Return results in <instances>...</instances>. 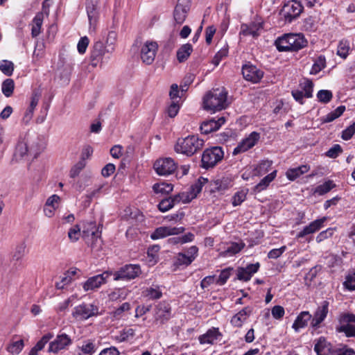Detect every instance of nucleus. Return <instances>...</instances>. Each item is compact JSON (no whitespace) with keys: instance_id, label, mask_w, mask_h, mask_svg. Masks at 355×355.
<instances>
[{"instance_id":"3c124183","label":"nucleus","mask_w":355,"mask_h":355,"mask_svg":"<svg viewBox=\"0 0 355 355\" xmlns=\"http://www.w3.org/2000/svg\"><path fill=\"white\" fill-rule=\"evenodd\" d=\"M248 190H241L237 191L232 197V204L234 207L240 205L246 199Z\"/></svg>"},{"instance_id":"473e14b6","label":"nucleus","mask_w":355,"mask_h":355,"mask_svg":"<svg viewBox=\"0 0 355 355\" xmlns=\"http://www.w3.org/2000/svg\"><path fill=\"white\" fill-rule=\"evenodd\" d=\"M277 175V171H273L266 176H265L261 181L256 184L253 191L254 193H260L261 191L265 190L270 184V182L275 178Z\"/></svg>"},{"instance_id":"bf43d9fd","label":"nucleus","mask_w":355,"mask_h":355,"mask_svg":"<svg viewBox=\"0 0 355 355\" xmlns=\"http://www.w3.org/2000/svg\"><path fill=\"white\" fill-rule=\"evenodd\" d=\"M80 235V227L76 225L71 227L68 232V236L71 241L76 242L79 239Z\"/></svg>"},{"instance_id":"6e6d98bb","label":"nucleus","mask_w":355,"mask_h":355,"mask_svg":"<svg viewBox=\"0 0 355 355\" xmlns=\"http://www.w3.org/2000/svg\"><path fill=\"white\" fill-rule=\"evenodd\" d=\"M86 162L84 160H79L70 170L69 175L71 178H74L77 177L81 171L85 167Z\"/></svg>"},{"instance_id":"9b49d317","label":"nucleus","mask_w":355,"mask_h":355,"mask_svg":"<svg viewBox=\"0 0 355 355\" xmlns=\"http://www.w3.org/2000/svg\"><path fill=\"white\" fill-rule=\"evenodd\" d=\"M260 135L257 132H251L248 137L243 139L239 143L237 146L233 150V155H236L239 153H244L252 148L259 140Z\"/></svg>"},{"instance_id":"5fc2aeb1","label":"nucleus","mask_w":355,"mask_h":355,"mask_svg":"<svg viewBox=\"0 0 355 355\" xmlns=\"http://www.w3.org/2000/svg\"><path fill=\"white\" fill-rule=\"evenodd\" d=\"M131 309V305L129 302H124L114 311L112 315L114 318L119 319L123 316V313L125 311H129Z\"/></svg>"},{"instance_id":"8fccbe9b","label":"nucleus","mask_w":355,"mask_h":355,"mask_svg":"<svg viewBox=\"0 0 355 355\" xmlns=\"http://www.w3.org/2000/svg\"><path fill=\"white\" fill-rule=\"evenodd\" d=\"M349 50V44L347 40H341L340 41L338 49H337V55H339L342 58H346L348 55Z\"/></svg>"},{"instance_id":"79ce46f5","label":"nucleus","mask_w":355,"mask_h":355,"mask_svg":"<svg viewBox=\"0 0 355 355\" xmlns=\"http://www.w3.org/2000/svg\"><path fill=\"white\" fill-rule=\"evenodd\" d=\"M335 187L336 184L334 183L332 180H328L324 182L323 184L316 187L314 189L313 193H317L319 196H322L330 191Z\"/></svg>"},{"instance_id":"4c0bfd02","label":"nucleus","mask_w":355,"mask_h":355,"mask_svg":"<svg viewBox=\"0 0 355 355\" xmlns=\"http://www.w3.org/2000/svg\"><path fill=\"white\" fill-rule=\"evenodd\" d=\"M173 186L171 183L165 182H157L153 187V189L155 193L162 195H167L173 191Z\"/></svg>"},{"instance_id":"f8f14e48","label":"nucleus","mask_w":355,"mask_h":355,"mask_svg":"<svg viewBox=\"0 0 355 355\" xmlns=\"http://www.w3.org/2000/svg\"><path fill=\"white\" fill-rule=\"evenodd\" d=\"M158 45L155 42H146L141 49V59L146 64H150L155 60Z\"/></svg>"},{"instance_id":"f257e3e1","label":"nucleus","mask_w":355,"mask_h":355,"mask_svg":"<svg viewBox=\"0 0 355 355\" xmlns=\"http://www.w3.org/2000/svg\"><path fill=\"white\" fill-rule=\"evenodd\" d=\"M227 92L224 87L213 89L203 98V107L213 112L220 111L227 107Z\"/></svg>"},{"instance_id":"c9c22d12","label":"nucleus","mask_w":355,"mask_h":355,"mask_svg":"<svg viewBox=\"0 0 355 355\" xmlns=\"http://www.w3.org/2000/svg\"><path fill=\"white\" fill-rule=\"evenodd\" d=\"M213 189L218 191H224L232 187V181L229 178L223 177L214 181Z\"/></svg>"},{"instance_id":"ddd939ff","label":"nucleus","mask_w":355,"mask_h":355,"mask_svg":"<svg viewBox=\"0 0 355 355\" xmlns=\"http://www.w3.org/2000/svg\"><path fill=\"white\" fill-rule=\"evenodd\" d=\"M242 74L246 80L257 83L262 78L263 72L255 65L248 62L243 66Z\"/></svg>"},{"instance_id":"5701e85b","label":"nucleus","mask_w":355,"mask_h":355,"mask_svg":"<svg viewBox=\"0 0 355 355\" xmlns=\"http://www.w3.org/2000/svg\"><path fill=\"white\" fill-rule=\"evenodd\" d=\"M326 220L327 218L322 217L312 221L309 225L305 226L302 230L297 233V237L303 238L308 234L316 232L322 227L323 224Z\"/></svg>"},{"instance_id":"7c9ffc66","label":"nucleus","mask_w":355,"mask_h":355,"mask_svg":"<svg viewBox=\"0 0 355 355\" xmlns=\"http://www.w3.org/2000/svg\"><path fill=\"white\" fill-rule=\"evenodd\" d=\"M82 234L84 239L89 236H92L93 239H97L100 237L101 232L96 227V222L90 221L84 224Z\"/></svg>"},{"instance_id":"72a5a7b5","label":"nucleus","mask_w":355,"mask_h":355,"mask_svg":"<svg viewBox=\"0 0 355 355\" xmlns=\"http://www.w3.org/2000/svg\"><path fill=\"white\" fill-rule=\"evenodd\" d=\"M193 51V46L191 44L187 43L182 45L177 51L176 56L179 62H185Z\"/></svg>"},{"instance_id":"13d9d810","label":"nucleus","mask_w":355,"mask_h":355,"mask_svg":"<svg viewBox=\"0 0 355 355\" xmlns=\"http://www.w3.org/2000/svg\"><path fill=\"white\" fill-rule=\"evenodd\" d=\"M174 207V203L173 202V200L168 198L163 199L159 204H158V209L162 212H166L173 208Z\"/></svg>"},{"instance_id":"412c9836","label":"nucleus","mask_w":355,"mask_h":355,"mask_svg":"<svg viewBox=\"0 0 355 355\" xmlns=\"http://www.w3.org/2000/svg\"><path fill=\"white\" fill-rule=\"evenodd\" d=\"M106 47L102 41L96 42L91 51V64L96 67L102 60L103 56L106 53Z\"/></svg>"},{"instance_id":"c85d7f7f","label":"nucleus","mask_w":355,"mask_h":355,"mask_svg":"<svg viewBox=\"0 0 355 355\" xmlns=\"http://www.w3.org/2000/svg\"><path fill=\"white\" fill-rule=\"evenodd\" d=\"M312 315L307 311H302L295 320L292 328L295 332H298L300 329L307 326L308 322L311 320Z\"/></svg>"},{"instance_id":"4be33fe9","label":"nucleus","mask_w":355,"mask_h":355,"mask_svg":"<svg viewBox=\"0 0 355 355\" xmlns=\"http://www.w3.org/2000/svg\"><path fill=\"white\" fill-rule=\"evenodd\" d=\"M263 28L261 21H252L249 24H243L241 26L240 34L244 36H252L256 37L259 36V31Z\"/></svg>"},{"instance_id":"1a4fd4ad","label":"nucleus","mask_w":355,"mask_h":355,"mask_svg":"<svg viewBox=\"0 0 355 355\" xmlns=\"http://www.w3.org/2000/svg\"><path fill=\"white\" fill-rule=\"evenodd\" d=\"M112 275V271H105L101 274L94 275L84 282L83 288L85 291H94L106 284L107 279Z\"/></svg>"},{"instance_id":"a878e982","label":"nucleus","mask_w":355,"mask_h":355,"mask_svg":"<svg viewBox=\"0 0 355 355\" xmlns=\"http://www.w3.org/2000/svg\"><path fill=\"white\" fill-rule=\"evenodd\" d=\"M253 309L251 306H245L241 309L239 312L236 313L230 320V323L235 327H241L243 323L247 320V319L252 314Z\"/></svg>"},{"instance_id":"9d476101","label":"nucleus","mask_w":355,"mask_h":355,"mask_svg":"<svg viewBox=\"0 0 355 355\" xmlns=\"http://www.w3.org/2000/svg\"><path fill=\"white\" fill-rule=\"evenodd\" d=\"M185 230L183 227L161 226L156 228L150 234V239L157 240L168 236L178 235Z\"/></svg>"},{"instance_id":"603ef678","label":"nucleus","mask_w":355,"mask_h":355,"mask_svg":"<svg viewBox=\"0 0 355 355\" xmlns=\"http://www.w3.org/2000/svg\"><path fill=\"white\" fill-rule=\"evenodd\" d=\"M300 86L302 89V91L304 94V97L311 98L313 96V83L311 80L306 79L300 83Z\"/></svg>"},{"instance_id":"a211bd4d","label":"nucleus","mask_w":355,"mask_h":355,"mask_svg":"<svg viewBox=\"0 0 355 355\" xmlns=\"http://www.w3.org/2000/svg\"><path fill=\"white\" fill-rule=\"evenodd\" d=\"M171 316V308L166 302H159L155 307V320L161 324L165 323Z\"/></svg>"},{"instance_id":"2eb2a0df","label":"nucleus","mask_w":355,"mask_h":355,"mask_svg":"<svg viewBox=\"0 0 355 355\" xmlns=\"http://www.w3.org/2000/svg\"><path fill=\"white\" fill-rule=\"evenodd\" d=\"M329 312V302L323 301L314 312L311 320V326L314 329L319 327L320 324L324 320Z\"/></svg>"},{"instance_id":"338daca9","label":"nucleus","mask_w":355,"mask_h":355,"mask_svg":"<svg viewBox=\"0 0 355 355\" xmlns=\"http://www.w3.org/2000/svg\"><path fill=\"white\" fill-rule=\"evenodd\" d=\"M286 245L282 246L279 248L272 249L268 253V257L269 259H277L286 251Z\"/></svg>"},{"instance_id":"dca6fc26","label":"nucleus","mask_w":355,"mask_h":355,"mask_svg":"<svg viewBox=\"0 0 355 355\" xmlns=\"http://www.w3.org/2000/svg\"><path fill=\"white\" fill-rule=\"evenodd\" d=\"M198 248L196 245H192L183 252L178 253L177 256L176 263L178 266H189L196 259L198 255Z\"/></svg>"},{"instance_id":"864d4df0","label":"nucleus","mask_w":355,"mask_h":355,"mask_svg":"<svg viewBox=\"0 0 355 355\" xmlns=\"http://www.w3.org/2000/svg\"><path fill=\"white\" fill-rule=\"evenodd\" d=\"M333 94L330 90L321 89L317 94L318 101L323 103H327L331 101Z\"/></svg>"},{"instance_id":"a19ab883","label":"nucleus","mask_w":355,"mask_h":355,"mask_svg":"<svg viewBox=\"0 0 355 355\" xmlns=\"http://www.w3.org/2000/svg\"><path fill=\"white\" fill-rule=\"evenodd\" d=\"M345 110V106L340 105L334 111L331 112L322 119L323 123H329L334 121L343 114Z\"/></svg>"},{"instance_id":"39448f33","label":"nucleus","mask_w":355,"mask_h":355,"mask_svg":"<svg viewBox=\"0 0 355 355\" xmlns=\"http://www.w3.org/2000/svg\"><path fill=\"white\" fill-rule=\"evenodd\" d=\"M304 10V6L301 1L290 0L284 3L280 14L284 17L286 23H291L297 19Z\"/></svg>"},{"instance_id":"f3484780","label":"nucleus","mask_w":355,"mask_h":355,"mask_svg":"<svg viewBox=\"0 0 355 355\" xmlns=\"http://www.w3.org/2000/svg\"><path fill=\"white\" fill-rule=\"evenodd\" d=\"M189 8V0L178 1L173 12L174 19L177 24H182L185 21Z\"/></svg>"},{"instance_id":"0eeeda50","label":"nucleus","mask_w":355,"mask_h":355,"mask_svg":"<svg viewBox=\"0 0 355 355\" xmlns=\"http://www.w3.org/2000/svg\"><path fill=\"white\" fill-rule=\"evenodd\" d=\"M340 325L336 327V331L344 333L347 337H355V315L345 313L341 315L339 318Z\"/></svg>"},{"instance_id":"49530a36","label":"nucleus","mask_w":355,"mask_h":355,"mask_svg":"<svg viewBox=\"0 0 355 355\" xmlns=\"http://www.w3.org/2000/svg\"><path fill=\"white\" fill-rule=\"evenodd\" d=\"M326 67V58L324 55H320L312 65L310 73L317 74Z\"/></svg>"},{"instance_id":"37998d69","label":"nucleus","mask_w":355,"mask_h":355,"mask_svg":"<svg viewBox=\"0 0 355 355\" xmlns=\"http://www.w3.org/2000/svg\"><path fill=\"white\" fill-rule=\"evenodd\" d=\"M117 34L115 31H110L105 42V47L107 53H112L115 49Z\"/></svg>"},{"instance_id":"a18cd8bd","label":"nucleus","mask_w":355,"mask_h":355,"mask_svg":"<svg viewBox=\"0 0 355 355\" xmlns=\"http://www.w3.org/2000/svg\"><path fill=\"white\" fill-rule=\"evenodd\" d=\"M272 164V161L270 160H262L254 168V174L256 175H263L271 168Z\"/></svg>"},{"instance_id":"20e7f679","label":"nucleus","mask_w":355,"mask_h":355,"mask_svg":"<svg viewBox=\"0 0 355 355\" xmlns=\"http://www.w3.org/2000/svg\"><path fill=\"white\" fill-rule=\"evenodd\" d=\"M224 157L222 147L214 146L207 148L202 155L201 166L205 169L214 167Z\"/></svg>"},{"instance_id":"2f4dec72","label":"nucleus","mask_w":355,"mask_h":355,"mask_svg":"<svg viewBox=\"0 0 355 355\" xmlns=\"http://www.w3.org/2000/svg\"><path fill=\"white\" fill-rule=\"evenodd\" d=\"M310 169L308 165H301L296 168H288L286 172V178L291 180L294 181L302 175L307 173Z\"/></svg>"},{"instance_id":"cd10ccee","label":"nucleus","mask_w":355,"mask_h":355,"mask_svg":"<svg viewBox=\"0 0 355 355\" xmlns=\"http://www.w3.org/2000/svg\"><path fill=\"white\" fill-rule=\"evenodd\" d=\"M245 245V243L242 241L238 243H230L227 244L224 250H222L219 252V256L221 257H232L241 252L244 248Z\"/></svg>"},{"instance_id":"052dcab7","label":"nucleus","mask_w":355,"mask_h":355,"mask_svg":"<svg viewBox=\"0 0 355 355\" xmlns=\"http://www.w3.org/2000/svg\"><path fill=\"white\" fill-rule=\"evenodd\" d=\"M231 270L232 268H230L223 270L216 280V284L220 286L224 285L230 278Z\"/></svg>"},{"instance_id":"de8ad7c7","label":"nucleus","mask_w":355,"mask_h":355,"mask_svg":"<svg viewBox=\"0 0 355 355\" xmlns=\"http://www.w3.org/2000/svg\"><path fill=\"white\" fill-rule=\"evenodd\" d=\"M15 65L12 62L3 60L0 62V71L6 76H10L13 73Z\"/></svg>"},{"instance_id":"58836bf2","label":"nucleus","mask_w":355,"mask_h":355,"mask_svg":"<svg viewBox=\"0 0 355 355\" xmlns=\"http://www.w3.org/2000/svg\"><path fill=\"white\" fill-rule=\"evenodd\" d=\"M144 295L150 300H157L162 297V292L158 286L146 288L143 291Z\"/></svg>"},{"instance_id":"aec40b11","label":"nucleus","mask_w":355,"mask_h":355,"mask_svg":"<svg viewBox=\"0 0 355 355\" xmlns=\"http://www.w3.org/2000/svg\"><path fill=\"white\" fill-rule=\"evenodd\" d=\"M71 338L66 334H61L56 336L55 339L51 342L49 347V352L58 353L59 351L65 349L71 344Z\"/></svg>"},{"instance_id":"393cba45","label":"nucleus","mask_w":355,"mask_h":355,"mask_svg":"<svg viewBox=\"0 0 355 355\" xmlns=\"http://www.w3.org/2000/svg\"><path fill=\"white\" fill-rule=\"evenodd\" d=\"M222 337V334L219 329L212 327L207 331V332L198 337L199 343L201 345L209 344L214 345V342Z\"/></svg>"},{"instance_id":"423d86ee","label":"nucleus","mask_w":355,"mask_h":355,"mask_svg":"<svg viewBox=\"0 0 355 355\" xmlns=\"http://www.w3.org/2000/svg\"><path fill=\"white\" fill-rule=\"evenodd\" d=\"M141 273L139 264H125L117 271L112 273L114 281L131 280L137 277Z\"/></svg>"},{"instance_id":"6e6552de","label":"nucleus","mask_w":355,"mask_h":355,"mask_svg":"<svg viewBox=\"0 0 355 355\" xmlns=\"http://www.w3.org/2000/svg\"><path fill=\"white\" fill-rule=\"evenodd\" d=\"M153 168L159 175L167 176L175 171L177 164L172 158L164 157L156 160Z\"/></svg>"},{"instance_id":"c03bdc74","label":"nucleus","mask_w":355,"mask_h":355,"mask_svg":"<svg viewBox=\"0 0 355 355\" xmlns=\"http://www.w3.org/2000/svg\"><path fill=\"white\" fill-rule=\"evenodd\" d=\"M15 89L14 80L11 78L6 79L1 85V91L3 95L6 97H10L12 95Z\"/></svg>"},{"instance_id":"0e129e2a","label":"nucleus","mask_w":355,"mask_h":355,"mask_svg":"<svg viewBox=\"0 0 355 355\" xmlns=\"http://www.w3.org/2000/svg\"><path fill=\"white\" fill-rule=\"evenodd\" d=\"M89 42V41L87 36L80 38L77 45L78 51L80 54H84L85 53Z\"/></svg>"},{"instance_id":"4d7b16f0","label":"nucleus","mask_w":355,"mask_h":355,"mask_svg":"<svg viewBox=\"0 0 355 355\" xmlns=\"http://www.w3.org/2000/svg\"><path fill=\"white\" fill-rule=\"evenodd\" d=\"M80 349L83 354L89 355L94 354L96 350L95 344L89 340H86Z\"/></svg>"},{"instance_id":"774afa93","label":"nucleus","mask_w":355,"mask_h":355,"mask_svg":"<svg viewBox=\"0 0 355 355\" xmlns=\"http://www.w3.org/2000/svg\"><path fill=\"white\" fill-rule=\"evenodd\" d=\"M237 279L243 281L248 282L252 277L244 268H239L236 273Z\"/></svg>"},{"instance_id":"e2e57ef3","label":"nucleus","mask_w":355,"mask_h":355,"mask_svg":"<svg viewBox=\"0 0 355 355\" xmlns=\"http://www.w3.org/2000/svg\"><path fill=\"white\" fill-rule=\"evenodd\" d=\"M342 151L341 146L339 144H335L326 152L325 155L330 158H336Z\"/></svg>"},{"instance_id":"ea45409f","label":"nucleus","mask_w":355,"mask_h":355,"mask_svg":"<svg viewBox=\"0 0 355 355\" xmlns=\"http://www.w3.org/2000/svg\"><path fill=\"white\" fill-rule=\"evenodd\" d=\"M24 346V344L22 339L15 340L13 338L7 347V350L12 355H17L23 349Z\"/></svg>"},{"instance_id":"bb28decb","label":"nucleus","mask_w":355,"mask_h":355,"mask_svg":"<svg viewBox=\"0 0 355 355\" xmlns=\"http://www.w3.org/2000/svg\"><path fill=\"white\" fill-rule=\"evenodd\" d=\"M314 350L317 355H331L335 352L331 343L327 342L324 337H320L317 340L314 346Z\"/></svg>"},{"instance_id":"69168bd1","label":"nucleus","mask_w":355,"mask_h":355,"mask_svg":"<svg viewBox=\"0 0 355 355\" xmlns=\"http://www.w3.org/2000/svg\"><path fill=\"white\" fill-rule=\"evenodd\" d=\"M334 232V229L333 228H328L324 231L321 232L317 236H316V241L318 243H320L323 241L324 240L330 238L332 236Z\"/></svg>"},{"instance_id":"b1692460","label":"nucleus","mask_w":355,"mask_h":355,"mask_svg":"<svg viewBox=\"0 0 355 355\" xmlns=\"http://www.w3.org/2000/svg\"><path fill=\"white\" fill-rule=\"evenodd\" d=\"M326 220L327 218L322 217L312 221L309 225L305 226L302 230L297 233V237L303 238L308 234L316 232L322 227L323 224Z\"/></svg>"},{"instance_id":"c756f323","label":"nucleus","mask_w":355,"mask_h":355,"mask_svg":"<svg viewBox=\"0 0 355 355\" xmlns=\"http://www.w3.org/2000/svg\"><path fill=\"white\" fill-rule=\"evenodd\" d=\"M97 0H87L86 1V10L89 21L90 27L94 25L96 22L98 17L97 11Z\"/></svg>"},{"instance_id":"4468645a","label":"nucleus","mask_w":355,"mask_h":355,"mask_svg":"<svg viewBox=\"0 0 355 355\" xmlns=\"http://www.w3.org/2000/svg\"><path fill=\"white\" fill-rule=\"evenodd\" d=\"M98 313V308L91 304H83L74 309L73 317L81 320H86Z\"/></svg>"},{"instance_id":"6ab92c4d","label":"nucleus","mask_w":355,"mask_h":355,"mask_svg":"<svg viewBox=\"0 0 355 355\" xmlns=\"http://www.w3.org/2000/svg\"><path fill=\"white\" fill-rule=\"evenodd\" d=\"M226 119L224 116L218 117L217 119L211 118L203 121L200 127L202 134L207 135L218 130L225 123Z\"/></svg>"},{"instance_id":"09e8293b","label":"nucleus","mask_w":355,"mask_h":355,"mask_svg":"<svg viewBox=\"0 0 355 355\" xmlns=\"http://www.w3.org/2000/svg\"><path fill=\"white\" fill-rule=\"evenodd\" d=\"M135 336V330L133 329H125L121 331L117 336H115V340L119 343L125 342L130 338Z\"/></svg>"},{"instance_id":"7ed1b4c3","label":"nucleus","mask_w":355,"mask_h":355,"mask_svg":"<svg viewBox=\"0 0 355 355\" xmlns=\"http://www.w3.org/2000/svg\"><path fill=\"white\" fill-rule=\"evenodd\" d=\"M204 144V141L199 139L197 135H189L184 138H179L175 145L174 149L177 153L192 156L200 150Z\"/></svg>"},{"instance_id":"f704fd0d","label":"nucleus","mask_w":355,"mask_h":355,"mask_svg":"<svg viewBox=\"0 0 355 355\" xmlns=\"http://www.w3.org/2000/svg\"><path fill=\"white\" fill-rule=\"evenodd\" d=\"M28 146L24 140H19L14 153V157L17 161H19L25 156L28 155Z\"/></svg>"},{"instance_id":"680f3d73","label":"nucleus","mask_w":355,"mask_h":355,"mask_svg":"<svg viewBox=\"0 0 355 355\" xmlns=\"http://www.w3.org/2000/svg\"><path fill=\"white\" fill-rule=\"evenodd\" d=\"M355 134V122H354L352 125L348 126L346 129H345L342 132V139L343 140L347 141L350 139L352 136Z\"/></svg>"},{"instance_id":"f03ea898","label":"nucleus","mask_w":355,"mask_h":355,"mask_svg":"<svg viewBox=\"0 0 355 355\" xmlns=\"http://www.w3.org/2000/svg\"><path fill=\"white\" fill-rule=\"evenodd\" d=\"M275 44L280 52L298 51L307 45V40L302 34H286L278 37Z\"/></svg>"},{"instance_id":"e433bc0d","label":"nucleus","mask_w":355,"mask_h":355,"mask_svg":"<svg viewBox=\"0 0 355 355\" xmlns=\"http://www.w3.org/2000/svg\"><path fill=\"white\" fill-rule=\"evenodd\" d=\"M43 13L38 12L33 19L31 28V35L33 37L38 36L41 32V28L43 23Z\"/></svg>"}]
</instances>
